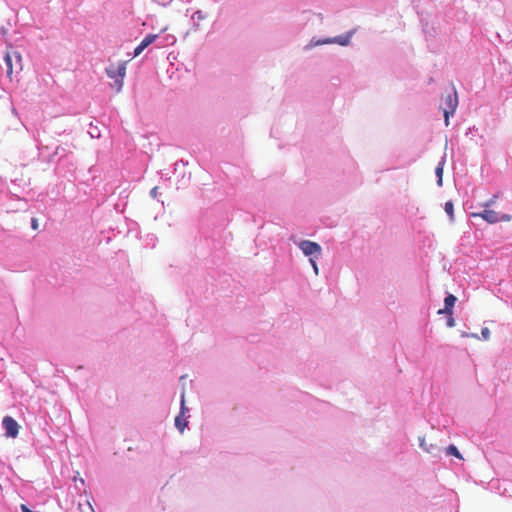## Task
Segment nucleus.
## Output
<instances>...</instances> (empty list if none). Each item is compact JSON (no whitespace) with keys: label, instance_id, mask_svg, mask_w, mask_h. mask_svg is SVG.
<instances>
[{"label":"nucleus","instance_id":"obj_14","mask_svg":"<svg viewBox=\"0 0 512 512\" xmlns=\"http://www.w3.org/2000/svg\"><path fill=\"white\" fill-rule=\"evenodd\" d=\"M436 174L438 176V184L441 185L442 184V174H443V167L441 164L436 167Z\"/></svg>","mask_w":512,"mask_h":512},{"label":"nucleus","instance_id":"obj_12","mask_svg":"<svg viewBox=\"0 0 512 512\" xmlns=\"http://www.w3.org/2000/svg\"><path fill=\"white\" fill-rule=\"evenodd\" d=\"M445 212L448 214L450 220L454 219V208L452 201H447L444 206Z\"/></svg>","mask_w":512,"mask_h":512},{"label":"nucleus","instance_id":"obj_4","mask_svg":"<svg viewBox=\"0 0 512 512\" xmlns=\"http://www.w3.org/2000/svg\"><path fill=\"white\" fill-rule=\"evenodd\" d=\"M299 248L306 256L315 255L316 258H318L322 252V248L318 243L309 240L301 241L299 243Z\"/></svg>","mask_w":512,"mask_h":512},{"label":"nucleus","instance_id":"obj_8","mask_svg":"<svg viewBox=\"0 0 512 512\" xmlns=\"http://www.w3.org/2000/svg\"><path fill=\"white\" fill-rule=\"evenodd\" d=\"M157 37V34L146 35V37L141 41V43L135 48L134 57L139 56L149 45H151L157 39Z\"/></svg>","mask_w":512,"mask_h":512},{"label":"nucleus","instance_id":"obj_11","mask_svg":"<svg viewBox=\"0 0 512 512\" xmlns=\"http://www.w3.org/2000/svg\"><path fill=\"white\" fill-rule=\"evenodd\" d=\"M78 509L80 512H94L93 507L88 499L84 503H78Z\"/></svg>","mask_w":512,"mask_h":512},{"label":"nucleus","instance_id":"obj_18","mask_svg":"<svg viewBox=\"0 0 512 512\" xmlns=\"http://www.w3.org/2000/svg\"><path fill=\"white\" fill-rule=\"evenodd\" d=\"M310 263H311V265L313 267V270H314L315 274L317 275L318 274V266H317V263H316L315 259L310 258Z\"/></svg>","mask_w":512,"mask_h":512},{"label":"nucleus","instance_id":"obj_22","mask_svg":"<svg viewBox=\"0 0 512 512\" xmlns=\"http://www.w3.org/2000/svg\"><path fill=\"white\" fill-rule=\"evenodd\" d=\"M195 14L198 15V18H201L200 12H196Z\"/></svg>","mask_w":512,"mask_h":512},{"label":"nucleus","instance_id":"obj_17","mask_svg":"<svg viewBox=\"0 0 512 512\" xmlns=\"http://www.w3.org/2000/svg\"><path fill=\"white\" fill-rule=\"evenodd\" d=\"M498 196L497 195H493L492 198L489 199V201L487 203L484 204L485 207H489L493 204H495L496 200H497Z\"/></svg>","mask_w":512,"mask_h":512},{"label":"nucleus","instance_id":"obj_15","mask_svg":"<svg viewBox=\"0 0 512 512\" xmlns=\"http://www.w3.org/2000/svg\"><path fill=\"white\" fill-rule=\"evenodd\" d=\"M481 334L484 340H488L490 338V330L487 327L482 328Z\"/></svg>","mask_w":512,"mask_h":512},{"label":"nucleus","instance_id":"obj_13","mask_svg":"<svg viewBox=\"0 0 512 512\" xmlns=\"http://www.w3.org/2000/svg\"><path fill=\"white\" fill-rule=\"evenodd\" d=\"M446 451L448 455H453L459 459H462V455L460 454L458 448L455 445H449Z\"/></svg>","mask_w":512,"mask_h":512},{"label":"nucleus","instance_id":"obj_10","mask_svg":"<svg viewBox=\"0 0 512 512\" xmlns=\"http://www.w3.org/2000/svg\"><path fill=\"white\" fill-rule=\"evenodd\" d=\"M350 41V36L349 35H346V36H339V37H336L334 38L333 40H325L323 42H321L322 44L323 43H332V42H335V43H338L342 46H346Z\"/></svg>","mask_w":512,"mask_h":512},{"label":"nucleus","instance_id":"obj_6","mask_svg":"<svg viewBox=\"0 0 512 512\" xmlns=\"http://www.w3.org/2000/svg\"><path fill=\"white\" fill-rule=\"evenodd\" d=\"M445 102L447 104L448 109L444 110V118H445L446 125H448L449 124V116L454 114V112L457 108V105H458L457 93L454 92V95H448L445 98Z\"/></svg>","mask_w":512,"mask_h":512},{"label":"nucleus","instance_id":"obj_16","mask_svg":"<svg viewBox=\"0 0 512 512\" xmlns=\"http://www.w3.org/2000/svg\"><path fill=\"white\" fill-rule=\"evenodd\" d=\"M420 447H421L423 450H425L426 452H428V453H432V452H433L431 448L427 447V445H426V443H425V439H424V438H421V439H420Z\"/></svg>","mask_w":512,"mask_h":512},{"label":"nucleus","instance_id":"obj_9","mask_svg":"<svg viewBox=\"0 0 512 512\" xmlns=\"http://www.w3.org/2000/svg\"><path fill=\"white\" fill-rule=\"evenodd\" d=\"M456 297L452 294H449L445 300H444V303H445V307L443 309H440L438 311L439 314H448V315H452L453 314V306L456 302Z\"/></svg>","mask_w":512,"mask_h":512},{"label":"nucleus","instance_id":"obj_19","mask_svg":"<svg viewBox=\"0 0 512 512\" xmlns=\"http://www.w3.org/2000/svg\"><path fill=\"white\" fill-rule=\"evenodd\" d=\"M447 326H448V327H453V326H455V320H454V318L452 317V315H449V318H448V320H447Z\"/></svg>","mask_w":512,"mask_h":512},{"label":"nucleus","instance_id":"obj_21","mask_svg":"<svg viewBox=\"0 0 512 512\" xmlns=\"http://www.w3.org/2000/svg\"><path fill=\"white\" fill-rule=\"evenodd\" d=\"M157 191H158V188H157V187L152 188V190H151V192H150V193H151V196H152V197H156V196H157Z\"/></svg>","mask_w":512,"mask_h":512},{"label":"nucleus","instance_id":"obj_1","mask_svg":"<svg viewBox=\"0 0 512 512\" xmlns=\"http://www.w3.org/2000/svg\"><path fill=\"white\" fill-rule=\"evenodd\" d=\"M127 62H120L117 66L112 64L106 68V74L109 78L114 79V86L117 91H120L123 86V80L126 75Z\"/></svg>","mask_w":512,"mask_h":512},{"label":"nucleus","instance_id":"obj_7","mask_svg":"<svg viewBox=\"0 0 512 512\" xmlns=\"http://www.w3.org/2000/svg\"><path fill=\"white\" fill-rule=\"evenodd\" d=\"M188 409L185 407V394L184 392L181 395V410L180 414L175 418V426L178 428V430L182 433L186 426H187V420L184 417L185 412Z\"/></svg>","mask_w":512,"mask_h":512},{"label":"nucleus","instance_id":"obj_2","mask_svg":"<svg viewBox=\"0 0 512 512\" xmlns=\"http://www.w3.org/2000/svg\"><path fill=\"white\" fill-rule=\"evenodd\" d=\"M4 61L7 66L8 77H11L14 67L17 72L22 70V57L19 52L7 51L4 57Z\"/></svg>","mask_w":512,"mask_h":512},{"label":"nucleus","instance_id":"obj_20","mask_svg":"<svg viewBox=\"0 0 512 512\" xmlns=\"http://www.w3.org/2000/svg\"><path fill=\"white\" fill-rule=\"evenodd\" d=\"M31 224H32V228L34 230H36L38 228V221H37V219L33 218Z\"/></svg>","mask_w":512,"mask_h":512},{"label":"nucleus","instance_id":"obj_3","mask_svg":"<svg viewBox=\"0 0 512 512\" xmlns=\"http://www.w3.org/2000/svg\"><path fill=\"white\" fill-rule=\"evenodd\" d=\"M474 217H481L485 221H487L490 224L497 223L499 221L508 222L511 220V215L509 214H499L498 212L490 209H485L483 212L480 213H474Z\"/></svg>","mask_w":512,"mask_h":512},{"label":"nucleus","instance_id":"obj_5","mask_svg":"<svg viewBox=\"0 0 512 512\" xmlns=\"http://www.w3.org/2000/svg\"><path fill=\"white\" fill-rule=\"evenodd\" d=\"M7 437L15 438L19 433V424L10 416H5L2 421Z\"/></svg>","mask_w":512,"mask_h":512}]
</instances>
